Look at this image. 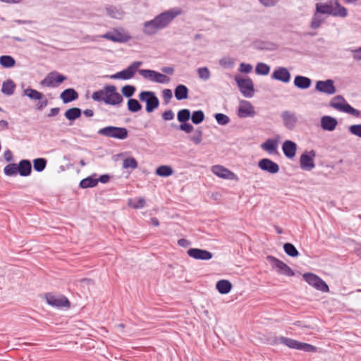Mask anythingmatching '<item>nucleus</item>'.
<instances>
[{
    "label": "nucleus",
    "mask_w": 361,
    "mask_h": 361,
    "mask_svg": "<svg viewBox=\"0 0 361 361\" xmlns=\"http://www.w3.org/2000/svg\"><path fill=\"white\" fill-rule=\"evenodd\" d=\"M335 4L336 8L335 9L333 8L332 16L334 17H346L348 15L347 9L345 7L342 6L338 1H336Z\"/></svg>",
    "instance_id": "nucleus-44"
},
{
    "label": "nucleus",
    "mask_w": 361,
    "mask_h": 361,
    "mask_svg": "<svg viewBox=\"0 0 361 361\" xmlns=\"http://www.w3.org/2000/svg\"><path fill=\"white\" fill-rule=\"evenodd\" d=\"M348 130L351 134L361 137V124L352 125Z\"/></svg>",
    "instance_id": "nucleus-56"
},
{
    "label": "nucleus",
    "mask_w": 361,
    "mask_h": 361,
    "mask_svg": "<svg viewBox=\"0 0 361 361\" xmlns=\"http://www.w3.org/2000/svg\"><path fill=\"white\" fill-rule=\"evenodd\" d=\"M284 155L288 159H293L296 154L297 145L291 140H286L282 145Z\"/></svg>",
    "instance_id": "nucleus-25"
},
{
    "label": "nucleus",
    "mask_w": 361,
    "mask_h": 361,
    "mask_svg": "<svg viewBox=\"0 0 361 361\" xmlns=\"http://www.w3.org/2000/svg\"><path fill=\"white\" fill-rule=\"evenodd\" d=\"M139 99L146 103L145 110L147 113H152L159 107V100L154 92L142 91Z\"/></svg>",
    "instance_id": "nucleus-6"
},
{
    "label": "nucleus",
    "mask_w": 361,
    "mask_h": 361,
    "mask_svg": "<svg viewBox=\"0 0 361 361\" xmlns=\"http://www.w3.org/2000/svg\"><path fill=\"white\" fill-rule=\"evenodd\" d=\"M197 74L204 80H207L210 78V71L207 67L199 68L197 69Z\"/></svg>",
    "instance_id": "nucleus-54"
},
{
    "label": "nucleus",
    "mask_w": 361,
    "mask_h": 361,
    "mask_svg": "<svg viewBox=\"0 0 361 361\" xmlns=\"http://www.w3.org/2000/svg\"><path fill=\"white\" fill-rule=\"evenodd\" d=\"M66 80V76L54 71L48 73L45 78L40 82V84L49 87H56Z\"/></svg>",
    "instance_id": "nucleus-10"
},
{
    "label": "nucleus",
    "mask_w": 361,
    "mask_h": 361,
    "mask_svg": "<svg viewBox=\"0 0 361 361\" xmlns=\"http://www.w3.org/2000/svg\"><path fill=\"white\" fill-rule=\"evenodd\" d=\"M267 260L271 264L272 269H275L279 274L285 275L286 276H295L294 271L278 258L272 255H268Z\"/></svg>",
    "instance_id": "nucleus-7"
},
{
    "label": "nucleus",
    "mask_w": 361,
    "mask_h": 361,
    "mask_svg": "<svg viewBox=\"0 0 361 361\" xmlns=\"http://www.w3.org/2000/svg\"><path fill=\"white\" fill-rule=\"evenodd\" d=\"M181 13L182 10L179 8L161 13L152 20L146 21L144 23L143 32L147 35L156 34L157 31L166 27Z\"/></svg>",
    "instance_id": "nucleus-1"
},
{
    "label": "nucleus",
    "mask_w": 361,
    "mask_h": 361,
    "mask_svg": "<svg viewBox=\"0 0 361 361\" xmlns=\"http://www.w3.org/2000/svg\"><path fill=\"white\" fill-rule=\"evenodd\" d=\"M284 252L290 257H296L299 255V252L295 245L290 243H286L283 245Z\"/></svg>",
    "instance_id": "nucleus-41"
},
{
    "label": "nucleus",
    "mask_w": 361,
    "mask_h": 361,
    "mask_svg": "<svg viewBox=\"0 0 361 361\" xmlns=\"http://www.w3.org/2000/svg\"><path fill=\"white\" fill-rule=\"evenodd\" d=\"M145 200L143 197H139L137 202L134 204H129V205L135 209L143 208L145 206Z\"/></svg>",
    "instance_id": "nucleus-58"
},
{
    "label": "nucleus",
    "mask_w": 361,
    "mask_h": 361,
    "mask_svg": "<svg viewBox=\"0 0 361 361\" xmlns=\"http://www.w3.org/2000/svg\"><path fill=\"white\" fill-rule=\"evenodd\" d=\"M238 116L239 118L254 117L256 114L254 106L246 100H242L238 109Z\"/></svg>",
    "instance_id": "nucleus-17"
},
{
    "label": "nucleus",
    "mask_w": 361,
    "mask_h": 361,
    "mask_svg": "<svg viewBox=\"0 0 361 361\" xmlns=\"http://www.w3.org/2000/svg\"><path fill=\"white\" fill-rule=\"evenodd\" d=\"M79 94L73 88H68L64 90L60 94V98L64 104L70 103L78 99Z\"/></svg>",
    "instance_id": "nucleus-26"
},
{
    "label": "nucleus",
    "mask_w": 361,
    "mask_h": 361,
    "mask_svg": "<svg viewBox=\"0 0 361 361\" xmlns=\"http://www.w3.org/2000/svg\"><path fill=\"white\" fill-rule=\"evenodd\" d=\"M212 171L216 176L220 178L229 180L233 179L235 176V173H233L231 171L220 165L213 166L212 168Z\"/></svg>",
    "instance_id": "nucleus-23"
},
{
    "label": "nucleus",
    "mask_w": 361,
    "mask_h": 361,
    "mask_svg": "<svg viewBox=\"0 0 361 361\" xmlns=\"http://www.w3.org/2000/svg\"><path fill=\"white\" fill-rule=\"evenodd\" d=\"M253 47L255 49L257 50L274 51L276 49L275 44L262 40H257L254 42Z\"/></svg>",
    "instance_id": "nucleus-29"
},
{
    "label": "nucleus",
    "mask_w": 361,
    "mask_h": 361,
    "mask_svg": "<svg viewBox=\"0 0 361 361\" xmlns=\"http://www.w3.org/2000/svg\"><path fill=\"white\" fill-rule=\"evenodd\" d=\"M106 92V90L104 85L102 90L94 92L92 94V98L96 102H104L105 103Z\"/></svg>",
    "instance_id": "nucleus-49"
},
{
    "label": "nucleus",
    "mask_w": 361,
    "mask_h": 361,
    "mask_svg": "<svg viewBox=\"0 0 361 361\" xmlns=\"http://www.w3.org/2000/svg\"><path fill=\"white\" fill-rule=\"evenodd\" d=\"M214 118L218 124L221 126H226L230 122L229 117L222 113H216L214 114Z\"/></svg>",
    "instance_id": "nucleus-50"
},
{
    "label": "nucleus",
    "mask_w": 361,
    "mask_h": 361,
    "mask_svg": "<svg viewBox=\"0 0 361 361\" xmlns=\"http://www.w3.org/2000/svg\"><path fill=\"white\" fill-rule=\"evenodd\" d=\"M135 91V87L130 85H126L121 88L122 94L127 98L131 97Z\"/></svg>",
    "instance_id": "nucleus-52"
},
{
    "label": "nucleus",
    "mask_w": 361,
    "mask_h": 361,
    "mask_svg": "<svg viewBox=\"0 0 361 361\" xmlns=\"http://www.w3.org/2000/svg\"><path fill=\"white\" fill-rule=\"evenodd\" d=\"M18 173L21 176H28L32 172V164L28 159H22L18 164Z\"/></svg>",
    "instance_id": "nucleus-27"
},
{
    "label": "nucleus",
    "mask_w": 361,
    "mask_h": 361,
    "mask_svg": "<svg viewBox=\"0 0 361 361\" xmlns=\"http://www.w3.org/2000/svg\"><path fill=\"white\" fill-rule=\"evenodd\" d=\"M258 167L261 170L267 171L271 174H276L280 170L279 164L268 158L260 159L258 162Z\"/></svg>",
    "instance_id": "nucleus-19"
},
{
    "label": "nucleus",
    "mask_w": 361,
    "mask_h": 361,
    "mask_svg": "<svg viewBox=\"0 0 361 361\" xmlns=\"http://www.w3.org/2000/svg\"><path fill=\"white\" fill-rule=\"evenodd\" d=\"M45 298L47 302L53 307H69L70 302L68 298L64 295H55L52 293H47L45 295Z\"/></svg>",
    "instance_id": "nucleus-16"
},
{
    "label": "nucleus",
    "mask_w": 361,
    "mask_h": 361,
    "mask_svg": "<svg viewBox=\"0 0 361 361\" xmlns=\"http://www.w3.org/2000/svg\"><path fill=\"white\" fill-rule=\"evenodd\" d=\"M102 37L104 39H106L111 40L114 42H119L124 43L127 42L130 39V36L127 35H124L117 30H114L112 32H107L106 33L99 35V36H87L85 38L88 39L91 41H95L97 38Z\"/></svg>",
    "instance_id": "nucleus-13"
},
{
    "label": "nucleus",
    "mask_w": 361,
    "mask_h": 361,
    "mask_svg": "<svg viewBox=\"0 0 361 361\" xmlns=\"http://www.w3.org/2000/svg\"><path fill=\"white\" fill-rule=\"evenodd\" d=\"M4 157L5 160L8 162L12 161L13 160V155L11 150L7 149L5 151L4 154Z\"/></svg>",
    "instance_id": "nucleus-63"
},
{
    "label": "nucleus",
    "mask_w": 361,
    "mask_h": 361,
    "mask_svg": "<svg viewBox=\"0 0 361 361\" xmlns=\"http://www.w3.org/2000/svg\"><path fill=\"white\" fill-rule=\"evenodd\" d=\"M267 342L269 344L272 345L281 343L286 345L289 348L302 350L304 352L315 353L317 350V347L311 344L300 342L297 340L284 336L277 337L274 336L268 338Z\"/></svg>",
    "instance_id": "nucleus-2"
},
{
    "label": "nucleus",
    "mask_w": 361,
    "mask_h": 361,
    "mask_svg": "<svg viewBox=\"0 0 361 361\" xmlns=\"http://www.w3.org/2000/svg\"><path fill=\"white\" fill-rule=\"evenodd\" d=\"M187 254L189 257L197 260H209L213 257L211 252L200 248H190Z\"/></svg>",
    "instance_id": "nucleus-21"
},
{
    "label": "nucleus",
    "mask_w": 361,
    "mask_h": 361,
    "mask_svg": "<svg viewBox=\"0 0 361 361\" xmlns=\"http://www.w3.org/2000/svg\"><path fill=\"white\" fill-rule=\"evenodd\" d=\"M188 88L184 85H178L174 90L175 97L177 100L186 99L188 97Z\"/></svg>",
    "instance_id": "nucleus-30"
},
{
    "label": "nucleus",
    "mask_w": 361,
    "mask_h": 361,
    "mask_svg": "<svg viewBox=\"0 0 361 361\" xmlns=\"http://www.w3.org/2000/svg\"><path fill=\"white\" fill-rule=\"evenodd\" d=\"M323 21H324V19L322 18L321 15L315 11L312 16V20H311V23H310L311 28H312V29L319 28L321 26Z\"/></svg>",
    "instance_id": "nucleus-48"
},
{
    "label": "nucleus",
    "mask_w": 361,
    "mask_h": 361,
    "mask_svg": "<svg viewBox=\"0 0 361 361\" xmlns=\"http://www.w3.org/2000/svg\"><path fill=\"white\" fill-rule=\"evenodd\" d=\"M4 173L7 176H16L18 173V164L12 163L6 165L4 169Z\"/></svg>",
    "instance_id": "nucleus-45"
},
{
    "label": "nucleus",
    "mask_w": 361,
    "mask_h": 361,
    "mask_svg": "<svg viewBox=\"0 0 361 361\" xmlns=\"http://www.w3.org/2000/svg\"><path fill=\"white\" fill-rule=\"evenodd\" d=\"M259 2L264 6L271 7L275 6L279 0H259Z\"/></svg>",
    "instance_id": "nucleus-61"
},
{
    "label": "nucleus",
    "mask_w": 361,
    "mask_h": 361,
    "mask_svg": "<svg viewBox=\"0 0 361 361\" xmlns=\"http://www.w3.org/2000/svg\"><path fill=\"white\" fill-rule=\"evenodd\" d=\"M138 164L136 159L133 157H128L125 159L123 161V167L124 169L130 168L132 169H135L137 168Z\"/></svg>",
    "instance_id": "nucleus-51"
},
{
    "label": "nucleus",
    "mask_w": 361,
    "mask_h": 361,
    "mask_svg": "<svg viewBox=\"0 0 361 361\" xmlns=\"http://www.w3.org/2000/svg\"><path fill=\"white\" fill-rule=\"evenodd\" d=\"M16 85L11 79L4 81L1 86V92L7 96H11L14 93Z\"/></svg>",
    "instance_id": "nucleus-31"
},
{
    "label": "nucleus",
    "mask_w": 361,
    "mask_h": 361,
    "mask_svg": "<svg viewBox=\"0 0 361 361\" xmlns=\"http://www.w3.org/2000/svg\"><path fill=\"white\" fill-rule=\"evenodd\" d=\"M216 288L221 294H227L232 289V283L228 280L221 279L217 281Z\"/></svg>",
    "instance_id": "nucleus-32"
},
{
    "label": "nucleus",
    "mask_w": 361,
    "mask_h": 361,
    "mask_svg": "<svg viewBox=\"0 0 361 361\" xmlns=\"http://www.w3.org/2000/svg\"><path fill=\"white\" fill-rule=\"evenodd\" d=\"M204 114L202 110L195 111L192 115L190 114L192 122L195 125L201 123L204 120Z\"/></svg>",
    "instance_id": "nucleus-43"
},
{
    "label": "nucleus",
    "mask_w": 361,
    "mask_h": 361,
    "mask_svg": "<svg viewBox=\"0 0 361 361\" xmlns=\"http://www.w3.org/2000/svg\"><path fill=\"white\" fill-rule=\"evenodd\" d=\"M128 110L130 112L135 113L142 109L141 104L136 99L130 98L127 103Z\"/></svg>",
    "instance_id": "nucleus-40"
},
{
    "label": "nucleus",
    "mask_w": 361,
    "mask_h": 361,
    "mask_svg": "<svg viewBox=\"0 0 361 361\" xmlns=\"http://www.w3.org/2000/svg\"><path fill=\"white\" fill-rule=\"evenodd\" d=\"M173 118L174 114L171 109L166 110L162 114V118L165 121H171L173 120Z\"/></svg>",
    "instance_id": "nucleus-60"
},
{
    "label": "nucleus",
    "mask_w": 361,
    "mask_h": 361,
    "mask_svg": "<svg viewBox=\"0 0 361 361\" xmlns=\"http://www.w3.org/2000/svg\"><path fill=\"white\" fill-rule=\"evenodd\" d=\"M351 51L353 53V58L355 61H361V47Z\"/></svg>",
    "instance_id": "nucleus-62"
},
{
    "label": "nucleus",
    "mask_w": 361,
    "mask_h": 361,
    "mask_svg": "<svg viewBox=\"0 0 361 361\" xmlns=\"http://www.w3.org/2000/svg\"><path fill=\"white\" fill-rule=\"evenodd\" d=\"M190 141L195 145H199L202 140V130L200 128L196 129L195 133L189 137Z\"/></svg>",
    "instance_id": "nucleus-53"
},
{
    "label": "nucleus",
    "mask_w": 361,
    "mask_h": 361,
    "mask_svg": "<svg viewBox=\"0 0 361 361\" xmlns=\"http://www.w3.org/2000/svg\"><path fill=\"white\" fill-rule=\"evenodd\" d=\"M277 140L273 139H268L266 142L261 145V148L269 154H275L277 152Z\"/></svg>",
    "instance_id": "nucleus-33"
},
{
    "label": "nucleus",
    "mask_w": 361,
    "mask_h": 361,
    "mask_svg": "<svg viewBox=\"0 0 361 361\" xmlns=\"http://www.w3.org/2000/svg\"><path fill=\"white\" fill-rule=\"evenodd\" d=\"M316 157L314 150L305 152L300 157V166L302 170L311 171L315 167L314 159Z\"/></svg>",
    "instance_id": "nucleus-15"
},
{
    "label": "nucleus",
    "mask_w": 361,
    "mask_h": 361,
    "mask_svg": "<svg viewBox=\"0 0 361 361\" xmlns=\"http://www.w3.org/2000/svg\"><path fill=\"white\" fill-rule=\"evenodd\" d=\"M23 95L27 96L32 100H37V109L42 110L48 104V100L44 97V94L31 87L23 90Z\"/></svg>",
    "instance_id": "nucleus-14"
},
{
    "label": "nucleus",
    "mask_w": 361,
    "mask_h": 361,
    "mask_svg": "<svg viewBox=\"0 0 361 361\" xmlns=\"http://www.w3.org/2000/svg\"><path fill=\"white\" fill-rule=\"evenodd\" d=\"M235 80L243 95L245 97H252L254 95V84L251 78H241L238 76L235 77Z\"/></svg>",
    "instance_id": "nucleus-12"
},
{
    "label": "nucleus",
    "mask_w": 361,
    "mask_h": 361,
    "mask_svg": "<svg viewBox=\"0 0 361 361\" xmlns=\"http://www.w3.org/2000/svg\"><path fill=\"white\" fill-rule=\"evenodd\" d=\"M162 97L166 104L173 97L172 91L170 89H164L162 91Z\"/></svg>",
    "instance_id": "nucleus-57"
},
{
    "label": "nucleus",
    "mask_w": 361,
    "mask_h": 361,
    "mask_svg": "<svg viewBox=\"0 0 361 361\" xmlns=\"http://www.w3.org/2000/svg\"><path fill=\"white\" fill-rule=\"evenodd\" d=\"M190 118V111L188 109H183L178 111L177 114V119L181 123L188 122Z\"/></svg>",
    "instance_id": "nucleus-47"
},
{
    "label": "nucleus",
    "mask_w": 361,
    "mask_h": 361,
    "mask_svg": "<svg viewBox=\"0 0 361 361\" xmlns=\"http://www.w3.org/2000/svg\"><path fill=\"white\" fill-rule=\"evenodd\" d=\"M281 117L284 126L287 129L292 130L295 128L298 120L295 112L288 110L283 111L281 114Z\"/></svg>",
    "instance_id": "nucleus-18"
},
{
    "label": "nucleus",
    "mask_w": 361,
    "mask_h": 361,
    "mask_svg": "<svg viewBox=\"0 0 361 361\" xmlns=\"http://www.w3.org/2000/svg\"><path fill=\"white\" fill-rule=\"evenodd\" d=\"M316 12L319 14H329L332 16L333 6L331 4L317 3L316 4Z\"/></svg>",
    "instance_id": "nucleus-38"
},
{
    "label": "nucleus",
    "mask_w": 361,
    "mask_h": 361,
    "mask_svg": "<svg viewBox=\"0 0 361 361\" xmlns=\"http://www.w3.org/2000/svg\"><path fill=\"white\" fill-rule=\"evenodd\" d=\"M81 114L82 110L80 108L73 107L66 110L64 116L68 120L73 121L80 117Z\"/></svg>",
    "instance_id": "nucleus-34"
},
{
    "label": "nucleus",
    "mask_w": 361,
    "mask_h": 361,
    "mask_svg": "<svg viewBox=\"0 0 361 361\" xmlns=\"http://www.w3.org/2000/svg\"><path fill=\"white\" fill-rule=\"evenodd\" d=\"M312 84V80L310 78L302 76L297 75L294 79V85L299 89L305 90L310 87Z\"/></svg>",
    "instance_id": "nucleus-28"
},
{
    "label": "nucleus",
    "mask_w": 361,
    "mask_h": 361,
    "mask_svg": "<svg viewBox=\"0 0 361 361\" xmlns=\"http://www.w3.org/2000/svg\"><path fill=\"white\" fill-rule=\"evenodd\" d=\"M303 279L310 286L323 293L329 292V288L326 282L317 275L313 273H305L302 275Z\"/></svg>",
    "instance_id": "nucleus-8"
},
{
    "label": "nucleus",
    "mask_w": 361,
    "mask_h": 361,
    "mask_svg": "<svg viewBox=\"0 0 361 361\" xmlns=\"http://www.w3.org/2000/svg\"><path fill=\"white\" fill-rule=\"evenodd\" d=\"M138 73L144 78L157 83L166 84L170 81V78L168 76L154 70L140 69L138 71Z\"/></svg>",
    "instance_id": "nucleus-11"
},
{
    "label": "nucleus",
    "mask_w": 361,
    "mask_h": 361,
    "mask_svg": "<svg viewBox=\"0 0 361 361\" xmlns=\"http://www.w3.org/2000/svg\"><path fill=\"white\" fill-rule=\"evenodd\" d=\"M96 175L88 176L80 182V187L82 188H93L97 185V180H96V178L94 177Z\"/></svg>",
    "instance_id": "nucleus-35"
},
{
    "label": "nucleus",
    "mask_w": 361,
    "mask_h": 361,
    "mask_svg": "<svg viewBox=\"0 0 361 361\" xmlns=\"http://www.w3.org/2000/svg\"><path fill=\"white\" fill-rule=\"evenodd\" d=\"M98 134L106 137L124 140L128 137V131L123 127L109 126L99 129Z\"/></svg>",
    "instance_id": "nucleus-4"
},
{
    "label": "nucleus",
    "mask_w": 361,
    "mask_h": 361,
    "mask_svg": "<svg viewBox=\"0 0 361 361\" xmlns=\"http://www.w3.org/2000/svg\"><path fill=\"white\" fill-rule=\"evenodd\" d=\"M173 173L171 166L168 165H161L156 169V174L161 177H169Z\"/></svg>",
    "instance_id": "nucleus-37"
},
{
    "label": "nucleus",
    "mask_w": 361,
    "mask_h": 361,
    "mask_svg": "<svg viewBox=\"0 0 361 361\" xmlns=\"http://www.w3.org/2000/svg\"><path fill=\"white\" fill-rule=\"evenodd\" d=\"M252 70V65L249 63H242L240 65V71L245 73H249Z\"/></svg>",
    "instance_id": "nucleus-59"
},
{
    "label": "nucleus",
    "mask_w": 361,
    "mask_h": 361,
    "mask_svg": "<svg viewBox=\"0 0 361 361\" xmlns=\"http://www.w3.org/2000/svg\"><path fill=\"white\" fill-rule=\"evenodd\" d=\"M109 180H110V176L108 174L101 175L99 178H96V180H97V183L100 182L102 183H106L109 181Z\"/></svg>",
    "instance_id": "nucleus-64"
},
{
    "label": "nucleus",
    "mask_w": 361,
    "mask_h": 361,
    "mask_svg": "<svg viewBox=\"0 0 361 361\" xmlns=\"http://www.w3.org/2000/svg\"><path fill=\"white\" fill-rule=\"evenodd\" d=\"M105 90H106L105 97L106 104L118 106L123 102V98L122 95L117 92L116 86L113 85H106Z\"/></svg>",
    "instance_id": "nucleus-9"
},
{
    "label": "nucleus",
    "mask_w": 361,
    "mask_h": 361,
    "mask_svg": "<svg viewBox=\"0 0 361 361\" xmlns=\"http://www.w3.org/2000/svg\"><path fill=\"white\" fill-rule=\"evenodd\" d=\"M142 65V62L140 61H133L128 68L109 76L114 80H130L133 78L136 72L140 69L139 68Z\"/></svg>",
    "instance_id": "nucleus-5"
},
{
    "label": "nucleus",
    "mask_w": 361,
    "mask_h": 361,
    "mask_svg": "<svg viewBox=\"0 0 361 361\" xmlns=\"http://www.w3.org/2000/svg\"><path fill=\"white\" fill-rule=\"evenodd\" d=\"M271 78L287 83L290 80V73L286 68L279 67L273 72Z\"/></svg>",
    "instance_id": "nucleus-22"
},
{
    "label": "nucleus",
    "mask_w": 361,
    "mask_h": 361,
    "mask_svg": "<svg viewBox=\"0 0 361 361\" xmlns=\"http://www.w3.org/2000/svg\"><path fill=\"white\" fill-rule=\"evenodd\" d=\"M47 161L44 158H37L33 160L34 169L37 172H42L46 168Z\"/></svg>",
    "instance_id": "nucleus-42"
},
{
    "label": "nucleus",
    "mask_w": 361,
    "mask_h": 361,
    "mask_svg": "<svg viewBox=\"0 0 361 361\" xmlns=\"http://www.w3.org/2000/svg\"><path fill=\"white\" fill-rule=\"evenodd\" d=\"M270 67L267 64L259 62L255 67V73L257 75H267L269 73Z\"/></svg>",
    "instance_id": "nucleus-46"
},
{
    "label": "nucleus",
    "mask_w": 361,
    "mask_h": 361,
    "mask_svg": "<svg viewBox=\"0 0 361 361\" xmlns=\"http://www.w3.org/2000/svg\"><path fill=\"white\" fill-rule=\"evenodd\" d=\"M0 65L5 68H12L16 65V60L9 55L0 56Z\"/></svg>",
    "instance_id": "nucleus-36"
},
{
    "label": "nucleus",
    "mask_w": 361,
    "mask_h": 361,
    "mask_svg": "<svg viewBox=\"0 0 361 361\" xmlns=\"http://www.w3.org/2000/svg\"><path fill=\"white\" fill-rule=\"evenodd\" d=\"M107 14L114 18H121L123 15V11L119 8H117L114 6H108L106 7Z\"/></svg>",
    "instance_id": "nucleus-39"
},
{
    "label": "nucleus",
    "mask_w": 361,
    "mask_h": 361,
    "mask_svg": "<svg viewBox=\"0 0 361 361\" xmlns=\"http://www.w3.org/2000/svg\"><path fill=\"white\" fill-rule=\"evenodd\" d=\"M315 90L318 92L325 93L329 95L334 94L336 91V87L334 86V82L331 79L324 81H317L316 82Z\"/></svg>",
    "instance_id": "nucleus-20"
},
{
    "label": "nucleus",
    "mask_w": 361,
    "mask_h": 361,
    "mask_svg": "<svg viewBox=\"0 0 361 361\" xmlns=\"http://www.w3.org/2000/svg\"><path fill=\"white\" fill-rule=\"evenodd\" d=\"M329 106L340 111L351 114L356 117L360 116V111L351 106L341 95H337L334 97L330 102Z\"/></svg>",
    "instance_id": "nucleus-3"
},
{
    "label": "nucleus",
    "mask_w": 361,
    "mask_h": 361,
    "mask_svg": "<svg viewBox=\"0 0 361 361\" xmlns=\"http://www.w3.org/2000/svg\"><path fill=\"white\" fill-rule=\"evenodd\" d=\"M321 128L324 130L333 131L336 129L338 121L336 118L330 116H324L320 121Z\"/></svg>",
    "instance_id": "nucleus-24"
},
{
    "label": "nucleus",
    "mask_w": 361,
    "mask_h": 361,
    "mask_svg": "<svg viewBox=\"0 0 361 361\" xmlns=\"http://www.w3.org/2000/svg\"><path fill=\"white\" fill-rule=\"evenodd\" d=\"M176 128L184 131L186 133H191L194 129L193 126L188 122L181 123L178 126H176Z\"/></svg>",
    "instance_id": "nucleus-55"
}]
</instances>
